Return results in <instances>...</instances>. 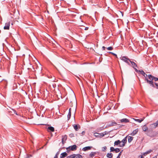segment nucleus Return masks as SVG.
<instances>
[{"label":"nucleus","mask_w":158,"mask_h":158,"mask_svg":"<svg viewBox=\"0 0 158 158\" xmlns=\"http://www.w3.org/2000/svg\"><path fill=\"white\" fill-rule=\"evenodd\" d=\"M132 60V59L130 61V63L131 64V65H129L132 67L135 70V71L138 72V70L136 69V68H137V65L134 62L131 61Z\"/></svg>","instance_id":"nucleus-3"},{"label":"nucleus","mask_w":158,"mask_h":158,"mask_svg":"<svg viewBox=\"0 0 158 158\" xmlns=\"http://www.w3.org/2000/svg\"><path fill=\"white\" fill-rule=\"evenodd\" d=\"M12 110L16 114H17V113H15V112H16V111L15 110H14V109H12Z\"/></svg>","instance_id":"nucleus-41"},{"label":"nucleus","mask_w":158,"mask_h":158,"mask_svg":"<svg viewBox=\"0 0 158 158\" xmlns=\"http://www.w3.org/2000/svg\"><path fill=\"white\" fill-rule=\"evenodd\" d=\"M117 123L114 122V121H113L111 122V123L109 124V126H115L117 125Z\"/></svg>","instance_id":"nucleus-17"},{"label":"nucleus","mask_w":158,"mask_h":158,"mask_svg":"<svg viewBox=\"0 0 158 158\" xmlns=\"http://www.w3.org/2000/svg\"><path fill=\"white\" fill-rule=\"evenodd\" d=\"M121 155V152H120L118 154V157H120V156Z\"/></svg>","instance_id":"nucleus-37"},{"label":"nucleus","mask_w":158,"mask_h":158,"mask_svg":"<svg viewBox=\"0 0 158 158\" xmlns=\"http://www.w3.org/2000/svg\"><path fill=\"white\" fill-rule=\"evenodd\" d=\"M71 114H68L67 117H68V120H69L71 117Z\"/></svg>","instance_id":"nucleus-32"},{"label":"nucleus","mask_w":158,"mask_h":158,"mask_svg":"<svg viewBox=\"0 0 158 158\" xmlns=\"http://www.w3.org/2000/svg\"><path fill=\"white\" fill-rule=\"evenodd\" d=\"M150 153V152H147V153Z\"/></svg>","instance_id":"nucleus-49"},{"label":"nucleus","mask_w":158,"mask_h":158,"mask_svg":"<svg viewBox=\"0 0 158 158\" xmlns=\"http://www.w3.org/2000/svg\"><path fill=\"white\" fill-rule=\"evenodd\" d=\"M142 158V156H141V158Z\"/></svg>","instance_id":"nucleus-51"},{"label":"nucleus","mask_w":158,"mask_h":158,"mask_svg":"<svg viewBox=\"0 0 158 158\" xmlns=\"http://www.w3.org/2000/svg\"><path fill=\"white\" fill-rule=\"evenodd\" d=\"M36 68V69H39L40 70V69H42V68L41 67H40V68L39 69V67L38 66H37Z\"/></svg>","instance_id":"nucleus-33"},{"label":"nucleus","mask_w":158,"mask_h":158,"mask_svg":"<svg viewBox=\"0 0 158 158\" xmlns=\"http://www.w3.org/2000/svg\"><path fill=\"white\" fill-rule=\"evenodd\" d=\"M98 134H99L98 133H94V135L95 136H98V135H97Z\"/></svg>","instance_id":"nucleus-36"},{"label":"nucleus","mask_w":158,"mask_h":158,"mask_svg":"<svg viewBox=\"0 0 158 158\" xmlns=\"http://www.w3.org/2000/svg\"><path fill=\"white\" fill-rule=\"evenodd\" d=\"M85 131H83L82 132L81 134L83 135L85 134Z\"/></svg>","instance_id":"nucleus-39"},{"label":"nucleus","mask_w":158,"mask_h":158,"mask_svg":"<svg viewBox=\"0 0 158 158\" xmlns=\"http://www.w3.org/2000/svg\"><path fill=\"white\" fill-rule=\"evenodd\" d=\"M75 154H73L67 157L66 158H75Z\"/></svg>","instance_id":"nucleus-23"},{"label":"nucleus","mask_w":158,"mask_h":158,"mask_svg":"<svg viewBox=\"0 0 158 158\" xmlns=\"http://www.w3.org/2000/svg\"><path fill=\"white\" fill-rule=\"evenodd\" d=\"M109 53L110 54H112L113 55H114V56H116V57H117V55L116 54H115L113 53V52H109Z\"/></svg>","instance_id":"nucleus-30"},{"label":"nucleus","mask_w":158,"mask_h":158,"mask_svg":"<svg viewBox=\"0 0 158 158\" xmlns=\"http://www.w3.org/2000/svg\"><path fill=\"white\" fill-rule=\"evenodd\" d=\"M108 132L107 131H105L104 132H103L104 135L107 134H108Z\"/></svg>","instance_id":"nucleus-35"},{"label":"nucleus","mask_w":158,"mask_h":158,"mask_svg":"<svg viewBox=\"0 0 158 158\" xmlns=\"http://www.w3.org/2000/svg\"><path fill=\"white\" fill-rule=\"evenodd\" d=\"M48 132H54V128L52 127H49L48 128Z\"/></svg>","instance_id":"nucleus-8"},{"label":"nucleus","mask_w":158,"mask_h":158,"mask_svg":"<svg viewBox=\"0 0 158 158\" xmlns=\"http://www.w3.org/2000/svg\"><path fill=\"white\" fill-rule=\"evenodd\" d=\"M138 129H137L135 130H134L131 134V135L132 136H134L138 132Z\"/></svg>","instance_id":"nucleus-9"},{"label":"nucleus","mask_w":158,"mask_h":158,"mask_svg":"<svg viewBox=\"0 0 158 158\" xmlns=\"http://www.w3.org/2000/svg\"><path fill=\"white\" fill-rule=\"evenodd\" d=\"M102 48L103 50H104L105 49L106 47L104 46H103L102 47Z\"/></svg>","instance_id":"nucleus-40"},{"label":"nucleus","mask_w":158,"mask_h":158,"mask_svg":"<svg viewBox=\"0 0 158 158\" xmlns=\"http://www.w3.org/2000/svg\"><path fill=\"white\" fill-rule=\"evenodd\" d=\"M152 125L155 128L158 126V119L156 123L152 124Z\"/></svg>","instance_id":"nucleus-19"},{"label":"nucleus","mask_w":158,"mask_h":158,"mask_svg":"<svg viewBox=\"0 0 158 158\" xmlns=\"http://www.w3.org/2000/svg\"><path fill=\"white\" fill-rule=\"evenodd\" d=\"M139 72H140L141 74L143 75H144V74L145 73L144 71L142 70H139Z\"/></svg>","instance_id":"nucleus-25"},{"label":"nucleus","mask_w":158,"mask_h":158,"mask_svg":"<svg viewBox=\"0 0 158 158\" xmlns=\"http://www.w3.org/2000/svg\"><path fill=\"white\" fill-rule=\"evenodd\" d=\"M64 138H65V137H64L63 138V137L62 138V142L63 144H64V143H65V142L64 141ZM66 139H67V137H65V140H66Z\"/></svg>","instance_id":"nucleus-26"},{"label":"nucleus","mask_w":158,"mask_h":158,"mask_svg":"<svg viewBox=\"0 0 158 158\" xmlns=\"http://www.w3.org/2000/svg\"><path fill=\"white\" fill-rule=\"evenodd\" d=\"M88 27H85V30H87L88 29Z\"/></svg>","instance_id":"nucleus-46"},{"label":"nucleus","mask_w":158,"mask_h":158,"mask_svg":"<svg viewBox=\"0 0 158 158\" xmlns=\"http://www.w3.org/2000/svg\"><path fill=\"white\" fill-rule=\"evenodd\" d=\"M143 76L145 77V80L146 81L147 83L149 84L150 86L153 87H155L153 81H150V80L148 78V75L145 73Z\"/></svg>","instance_id":"nucleus-1"},{"label":"nucleus","mask_w":158,"mask_h":158,"mask_svg":"<svg viewBox=\"0 0 158 158\" xmlns=\"http://www.w3.org/2000/svg\"><path fill=\"white\" fill-rule=\"evenodd\" d=\"M152 158H156V156H154V157H153Z\"/></svg>","instance_id":"nucleus-48"},{"label":"nucleus","mask_w":158,"mask_h":158,"mask_svg":"<svg viewBox=\"0 0 158 158\" xmlns=\"http://www.w3.org/2000/svg\"><path fill=\"white\" fill-rule=\"evenodd\" d=\"M121 141L120 140H118L117 141H115L114 143V146H117L119 144L120 145V144L121 143Z\"/></svg>","instance_id":"nucleus-16"},{"label":"nucleus","mask_w":158,"mask_h":158,"mask_svg":"<svg viewBox=\"0 0 158 158\" xmlns=\"http://www.w3.org/2000/svg\"><path fill=\"white\" fill-rule=\"evenodd\" d=\"M71 111H69L68 114H71Z\"/></svg>","instance_id":"nucleus-42"},{"label":"nucleus","mask_w":158,"mask_h":158,"mask_svg":"<svg viewBox=\"0 0 158 158\" xmlns=\"http://www.w3.org/2000/svg\"><path fill=\"white\" fill-rule=\"evenodd\" d=\"M133 139V137L131 136L128 137V142L129 143H131Z\"/></svg>","instance_id":"nucleus-18"},{"label":"nucleus","mask_w":158,"mask_h":158,"mask_svg":"<svg viewBox=\"0 0 158 158\" xmlns=\"http://www.w3.org/2000/svg\"><path fill=\"white\" fill-rule=\"evenodd\" d=\"M75 158H83L82 156L79 154H75Z\"/></svg>","instance_id":"nucleus-21"},{"label":"nucleus","mask_w":158,"mask_h":158,"mask_svg":"<svg viewBox=\"0 0 158 158\" xmlns=\"http://www.w3.org/2000/svg\"><path fill=\"white\" fill-rule=\"evenodd\" d=\"M114 151L116 153H118L120 151V150L119 148H116L115 149Z\"/></svg>","instance_id":"nucleus-27"},{"label":"nucleus","mask_w":158,"mask_h":158,"mask_svg":"<svg viewBox=\"0 0 158 158\" xmlns=\"http://www.w3.org/2000/svg\"><path fill=\"white\" fill-rule=\"evenodd\" d=\"M110 152H113L114 151L115 149L114 148V147H111L110 148Z\"/></svg>","instance_id":"nucleus-29"},{"label":"nucleus","mask_w":158,"mask_h":158,"mask_svg":"<svg viewBox=\"0 0 158 158\" xmlns=\"http://www.w3.org/2000/svg\"><path fill=\"white\" fill-rule=\"evenodd\" d=\"M96 154H97V152H92L89 155V157H91V158H93V157H94L96 155Z\"/></svg>","instance_id":"nucleus-15"},{"label":"nucleus","mask_w":158,"mask_h":158,"mask_svg":"<svg viewBox=\"0 0 158 158\" xmlns=\"http://www.w3.org/2000/svg\"><path fill=\"white\" fill-rule=\"evenodd\" d=\"M127 136H126L122 140V141H121V142H122L123 143L122 144H120L119 146V147H123L125 146V144L127 142Z\"/></svg>","instance_id":"nucleus-6"},{"label":"nucleus","mask_w":158,"mask_h":158,"mask_svg":"<svg viewBox=\"0 0 158 158\" xmlns=\"http://www.w3.org/2000/svg\"><path fill=\"white\" fill-rule=\"evenodd\" d=\"M99 134L100 135V136L101 137H103L105 135L103 133L101 134Z\"/></svg>","instance_id":"nucleus-34"},{"label":"nucleus","mask_w":158,"mask_h":158,"mask_svg":"<svg viewBox=\"0 0 158 158\" xmlns=\"http://www.w3.org/2000/svg\"><path fill=\"white\" fill-rule=\"evenodd\" d=\"M73 127L74 129L76 131H77L78 130V129L80 128V127L79 125H77L76 124H74Z\"/></svg>","instance_id":"nucleus-13"},{"label":"nucleus","mask_w":158,"mask_h":158,"mask_svg":"<svg viewBox=\"0 0 158 158\" xmlns=\"http://www.w3.org/2000/svg\"><path fill=\"white\" fill-rule=\"evenodd\" d=\"M69 136L70 137H72L74 136V135L73 133H71L69 135Z\"/></svg>","instance_id":"nucleus-31"},{"label":"nucleus","mask_w":158,"mask_h":158,"mask_svg":"<svg viewBox=\"0 0 158 158\" xmlns=\"http://www.w3.org/2000/svg\"><path fill=\"white\" fill-rule=\"evenodd\" d=\"M142 129L144 131H146L148 129L147 126L146 125H144L142 127Z\"/></svg>","instance_id":"nucleus-20"},{"label":"nucleus","mask_w":158,"mask_h":158,"mask_svg":"<svg viewBox=\"0 0 158 158\" xmlns=\"http://www.w3.org/2000/svg\"><path fill=\"white\" fill-rule=\"evenodd\" d=\"M154 85L155 87L157 89H158V83L156 82H155L154 83Z\"/></svg>","instance_id":"nucleus-24"},{"label":"nucleus","mask_w":158,"mask_h":158,"mask_svg":"<svg viewBox=\"0 0 158 158\" xmlns=\"http://www.w3.org/2000/svg\"><path fill=\"white\" fill-rule=\"evenodd\" d=\"M107 49L108 50H113V48L111 46L107 48Z\"/></svg>","instance_id":"nucleus-28"},{"label":"nucleus","mask_w":158,"mask_h":158,"mask_svg":"<svg viewBox=\"0 0 158 158\" xmlns=\"http://www.w3.org/2000/svg\"><path fill=\"white\" fill-rule=\"evenodd\" d=\"M10 22H8L6 23L5 26L4 27V29L5 30H9L10 28Z\"/></svg>","instance_id":"nucleus-7"},{"label":"nucleus","mask_w":158,"mask_h":158,"mask_svg":"<svg viewBox=\"0 0 158 158\" xmlns=\"http://www.w3.org/2000/svg\"><path fill=\"white\" fill-rule=\"evenodd\" d=\"M144 118H145L144 117H143V118H141V119H135V118H133V119L135 121H136L139 123H141L142 121H143Z\"/></svg>","instance_id":"nucleus-14"},{"label":"nucleus","mask_w":158,"mask_h":158,"mask_svg":"<svg viewBox=\"0 0 158 158\" xmlns=\"http://www.w3.org/2000/svg\"><path fill=\"white\" fill-rule=\"evenodd\" d=\"M77 146L76 145L74 144L66 148L67 152H68L70 150L75 151L77 149Z\"/></svg>","instance_id":"nucleus-4"},{"label":"nucleus","mask_w":158,"mask_h":158,"mask_svg":"<svg viewBox=\"0 0 158 158\" xmlns=\"http://www.w3.org/2000/svg\"><path fill=\"white\" fill-rule=\"evenodd\" d=\"M69 111H71V108H70L69 109Z\"/></svg>","instance_id":"nucleus-43"},{"label":"nucleus","mask_w":158,"mask_h":158,"mask_svg":"<svg viewBox=\"0 0 158 158\" xmlns=\"http://www.w3.org/2000/svg\"><path fill=\"white\" fill-rule=\"evenodd\" d=\"M113 156V155L111 153H108L107 154V156L109 158H111Z\"/></svg>","instance_id":"nucleus-22"},{"label":"nucleus","mask_w":158,"mask_h":158,"mask_svg":"<svg viewBox=\"0 0 158 158\" xmlns=\"http://www.w3.org/2000/svg\"><path fill=\"white\" fill-rule=\"evenodd\" d=\"M59 154V152H57L56 153V155H55V156H58Z\"/></svg>","instance_id":"nucleus-38"},{"label":"nucleus","mask_w":158,"mask_h":158,"mask_svg":"<svg viewBox=\"0 0 158 158\" xmlns=\"http://www.w3.org/2000/svg\"><path fill=\"white\" fill-rule=\"evenodd\" d=\"M92 148V146L86 147L83 148L82 150L84 151H86L90 150Z\"/></svg>","instance_id":"nucleus-10"},{"label":"nucleus","mask_w":158,"mask_h":158,"mask_svg":"<svg viewBox=\"0 0 158 158\" xmlns=\"http://www.w3.org/2000/svg\"><path fill=\"white\" fill-rule=\"evenodd\" d=\"M148 78L150 81H153V80L155 81H158V78L155 77L151 74L148 75Z\"/></svg>","instance_id":"nucleus-5"},{"label":"nucleus","mask_w":158,"mask_h":158,"mask_svg":"<svg viewBox=\"0 0 158 158\" xmlns=\"http://www.w3.org/2000/svg\"><path fill=\"white\" fill-rule=\"evenodd\" d=\"M55 78H54V79H52V81H55Z\"/></svg>","instance_id":"nucleus-44"},{"label":"nucleus","mask_w":158,"mask_h":158,"mask_svg":"<svg viewBox=\"0 0 158 158\" xmlns=\"http://www.w3.org/2000/svg\"><path fill=\"white\" fill-rule=\"evenodd\" d=\"M54 158H58V156H55Z\"/></svg>","instance_id":"nucleus-45"},{"label":"nucleus","mask_w":158,"mask_h":158,"mask_svg":"<svg viewBox=\"0 0 158 158\" xmlns=\"http://www.w3.org/2000/svg\"><path fill=\"white\" fill-rule=\"evenodd\" d=\"M116 158H120V157L117 156Z\"/></svg>","instance_id":"nucleus-47"},{"label":"nucleus","mask_w":158,"mask_h":158,"mask_svg":"<svg viewBox=\"0 0 158 158\" xmlns=\"http://www.w3.org/2000/svg\"><path fill=\"white\" fill-rule=\"evenodd\" d=\"M129 120L127 118H125L121 119L120 120V122L122 123H128L129 122Z\"/></svg>","instance_id":"nucleus-12"},{"label":"nucleus","mask_w":158,"mask_h":158,"mask_svg":"<svg viewBox=\"0 0 158 158\" xmlns=\"http://www.w3.org/2000/svg\"><path fill=\"white\" fill-rule=\"evenodd\" d=\"M123 150H122L121 152V153H122V152Z\"/></svg>","instance_id":"nucleus-50"},{"label":"nucleus","mask_w":158,"mask_h":158,"mask_svg":"<svg viewBox=\"0 0 158 158\" xmlns=\"http://www.w3.org/2000/svg\"><path fill=\"white\" fill-rule=\"evenodd\" d=\"M123 61L127 63L128 65H130V61L131 59L129 58L127 56H122L120 58Z\"/></svg>","instance_id":"nucleus-2"},{"label":"nucleus","mask_w":158,"mask_h":158,"mask_svg":"<svg viewBox=\"0 0 158 158\" xmlns=\"http://www.w3.org/2000/svg\"><path fill=\"white\" fill-rule=\"evenodd\" d=\"M67 153L65 152L62 153L60 154V158H64L65 157L67 156Z\"/></svg>","instance_id":"nucleus-11"}]
</instances>
